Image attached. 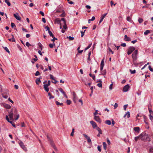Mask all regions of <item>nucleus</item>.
<instances>
[{
    "instance_id": "a19ab883",
    "label": "nucleus",
    "mask_w": 153,
    "mask_h": 153,
    "mask_svg": "<svg viewBox=\"0 0 153 153\" xmlns=\"http://www.w3.org/2000/svg\"><path fill=\"white\" fill-rule=\"evenodd\" d=\"M138 21L140 23H142L143 22V19L141 18H140L138 19Z\"/></svg>"
},
{
    "instance_id": "423d86ee",
    "label": "nucleus",
    "mask_w": 153,
    "mask_h": 153,
    "mask_svg": "<svg viewBox=\"0 0 153 153\" xmlns=\"http://www.w3.org/2000/svg\"><path fill=\"white\" fill-rule=\"evenodd\" d=\"M78 98L76 94L74 92H73V100L75 103H76L77 101Z\"/></svg>"
},
{
    "instance_id": "4d7b16f0",
    "label": "nucleus",
    "mask_w": 153,
    "mask_h": 153,
    "mask_svg": "<svg viewBox=\"0 0 153 153\" xmlns=\"http://www.w3.org/2000/svg\"><path fill=\"white\" fill-rule=\"evenodd\" d=\"M97 149H98V150L99 152H100L101 151L100 146H98L97 147Z\"/></svg>"
},
{
    "instance_id": "de8ad7c7",
    "label": "nucleus",
    "mask_w": 153,
    "mask_h": 153,
    "mask_svg": "<svg viewBox=\"0 0 153 153\" xmlns=\"http://www.w3.org/2000/svg\"><path fill=\"white\" fill-rule=\"evenodd\" d=\"M50 78L52 80H54V78L52 74L49 75Z\"/></svg>"
},
{
    "instance_id": "13d9d810",
    "label": "nucleus",
    "mask_w": 153,
    "mask_h": 153,
    "mask_svg": "<svg viewBox=\"0 0 153 153\" xmlns=\"http://www.w3.org/2000/svg\"><path fill=\"white\" fill-rule=\"evenodd\" d=\"M126 115L127 116V117L129 118L130 117V113L128 111L126 114Z\"/></svg>"
},
{
    "instance_id": "680f3d73",
    "label": "nucleus",
    "mask_w": 153,
    "mask_h": 153,
    "mask_svg": "<svg viewBox=\"0 0 153 153\" xmlns=\"http://www.w3.org/2000/svg\"><path fill=\"white\" fill-rule=\"evenodd\" d=\"M35 75L36 76H37L40 75V73L39 71H37L35 73Z\"/></svg>"
},
{
    "instance_id": "603ef678",
    "label": "nucleus",
    "mask_w": 153,
    "mask_h": 153,
    "mask_svg": "<svg viewBox=\"0 0 153 153\" xmlns=\"http://www.w3.org/2000/svg\"><path fill=\"white\" fill-rule=\"evenodd\" d=\"M98 111L97 110H95V112L94 113V114L95 116H96V115L98 114H99L100 115H101L100 114H98Z\"/></svg>"
},
{
    "instance_id": "0eeeda50",
    "label": "nucleus",
    "mask_w": 153,
    "mask_h": 153,
    "mask_svg": "<svg viewBox=\"0 0 153 153\" xmlns=\"http://www.w3.org/2000/svg\"><path fill=\"white\" fill-rule=\"evenodd\" d=\"M130 88L129 85L128 84L125 85L123 88V91L124 92H126L128 90V89Z\"/></svg>"
},
{
    "instance_id": "4c0bfd02",
    "label": "nucleus",
    "mask_w": 153,
    "mask_h": 153,
    "mask_svg": "<svg viewBox=\"0 0 153 153\" xmlns=\"http://www.w3.org/2000/svg\"><path fill=\"white\" fill-rule=\"evenodd\" d=\"M4 49L8 53H9L10 52L9 50V49H8L7 47H4Z\"/></svg>"
},
{
    "instance_id": "e433bc0d",
    "label": "nucleus",
    "mask_w": 153,
    "mask_h": 153,
    "mask_svg": "<svg viewBox=\"0 0 153 153\" xmlns=\"http://www.w3.org/2000/svg\"><path fill=\"white\" fill-rule=\"evenodd\" d=\"M5 1L6 3L7 4V5L9 6H10V3L8 1V0H5Z\"/></svg>"
},
{
    "instance_id": "8fccbe9b",
    "label": "nucleus",
    "mask_w": 153,
    "mask_h": 153,
    "mask_svg": "<svg viewBox=\"0 0 153 153\" xmlns=\"http://www.w3.org/2000/svg\"><path fill=\"white\" fill-rule=\"evenodd\" d=\"M97 86L100 88L102 87V84L101 83H99L97 84Z\"/></svg>"
},
{
    "instance_id": "412c9836",
    "label": "nucleus",
    "mask_w": 153,
    "mask_h": 153,
    "mask_svg": "<svg viewBox=\"0 0 153 153\" xmlns=\"http://www.w3.org/2000/svg\"><path fill=\"white\" fill-rule=\"evenodd\" d=\"M142 135V134H140L139 136L135 137H134V139L136 142H137L139 138L141 139V137Z\"/></svg>"
},
{
    "instance_id": "f257e3e1",
    "label": "nucleus",
    "mask_w": 153,
    "mask_h": 153,
    "mask_svg": "<svg viewBox=\"0 0 153 153\" xmlns=\"http://www.w3.org/2000/svg\"><path fill=\"white\" fill-rule=\"evenodd\" d=\"M8 115L10 120H12L14 119L13 117L15 120H17L19 117V115L18 113L17 109L15 108H13L11 109V111L9 112Z\"/></svg>"
},
{
    "instance_id": "2f4dec72",
    "label": "nucleus",
    "mask_w": 153,
    "mask_h": 153,
    "mask_svg": "<svg viewBox=\"0 0 153 153\" xmlns=\"http://www.w3.org/2000/svg\"><path fill=\"white\" fill-rule=\"evenodd\" d=\"M149 33L150 30H147L144 32V34L145 35H146Z\"/></svg>"
},
{
    "instance_id": "052dcab7",
    "label": "nucleus",
    "mask_w": 153,
    "mask_h": 153,
    "mask_svg": "<svg viewBox=\"0 0 153 153\" xmlns=\"http://www.w3.org/2000/svg\"><path fill=\"white\" fill-rule=\"evenodd\" d=\"M149 70H150V71H152V72H153V68H152L151 67V66H150V65H149Z\"/></svg>"
},
{
    "instance_id": "338daca9",
    "label": "nucleus",
    "mask_w": 153,
    "mask_h": 153,
    "mask_svg": "<svg viewBox=\"0 0 153 153\" xmlns=\"http://www.w3.org/2000/svg\"><path fill=\"white\" fill-rule=\"evenodd\" d=\"M39 13L42 15V16H44V13L42 11H40L39 12Z\"/></svg>"
},
{
    "instance_id": "72a5a7b5",
    "label": "nucleus",
    "mask_w": 153,
    "mask_h": 153,
    "mask_svg": "<svg viewBox=\"0 0 153 153\" xmlns=\"http://www.w3.org/2000/svg\"><path fill=\"white\" fill-rule=\"evenodd\" d=\"M1 95L5 99H7L8 97V95H4L3 94H1Z\"/></svg>"
},
{
    "instance_id": "f8f14e48",
    "label": "nucleus",
    "mask_w": 153,
    "mask_h": 153,
    "mask_svg": "<svg viewBox=\"0 0 153 153\" xmlns=\"http://www.w3.org/2000/svg\"><path fill=\"white\" fill-rule=\"evenodd\" d=\"M90 123L94 128H95L97 127L96 123L93 121H91Z\"/></svg>"
},
{
    "instance_id": "1a4fd4ad",
    "label": "nucleus",
    "mask_w": 153,
    "mask_h": 153,
    "mask_svg": "<svg viewBox=\"0 0 153 153\" xmlns=\"http://www.w3.org/2000/svg\"><path fill=\"white\" fill-rule=\"evenodd\" d=\"M94 119L99 123H101V120L99 116H94Z\"/></svg>"
},
{
    "instance_id": "2eb2a0df",
    "label": "nucleus",
    "mask_w": 153,
    "mask_h": 153,
    "mask_svg": "<svg viewBox=\"0 0 153 153\" xmlns=\"http://www.w3.org/2000/svg\"><path fill=\"white\" fill-rule=\"evenodd\" d=\"M59 91L62 93V94L66 98H68V97L66 94L65 93V92L63 91V90L62 88H59Z\"/></svg>"
},
{
    "instance_id": "c03bdc74",
    "label": "nucleus",
    "mask_w": 153,
    "mask_h": 153,
    "mask_svg": "<svg viewBox=\"0 0 153 153\" xmlns=\"http://www.w3.org/2000/svg\"><path fill=\"white\" fill-rule=\"evenodd\" d=\"M55 45V43L53 42V44H50L49 45V46L51 48H53V46Z\"/></svg>"
},
{
    "instance_id": "7c9ffc66",
    "label": "nucleus",
    "mask_w": 153,
    "mask_h": 153,
    "mask_svg": "<svg viewBox=\"0 0 153 153\" xmlns=\"http://www.w3.org/2000/svg\"><path fill=\"white\" fill-rule=\"evenodd\" d=\"M126 19H127V20L128 22H132V20L131 19V17L129 16L127 17Z\"/></svg>"
},
{
    "instance_id": "bf43d9fd",
    "label": "nucleus",
    "mask_w": 153,
    "mask_h": 153,
    "mask_svg": "<svg viewBox=\"0 0 153 153\" xmlns=\"http://www.w3.org/2000/svg\"><path fill=\"white\" fill-rule=\"evenodd\" d=\"M26 45L28 47L31 46V45L28 42H26Z\"/></svg>"
},
{
    "instance_id": "774afa93",
    "label": "nucleus",
    "mask_w": 153,
    "mask_h": 153,
    "mask_svg": "<svg viewBox=\"0 0 153 153\" xmlns=\"http://www.w3.org/2000/svg\"><path fill=\"white\" fill-rule=\"evenodd\" d=\"M121 46L123 47H126V43H123L121 44Z\"/></svg>"
},
{
    "instance_id": "5fc2aeb1",
    "label": "nucleus",
    "mask_w": 153,
    "mask_h": 153,
    "mask_svg": "<svg viewBox=\"0 0 153 153\" xmlns=\"http://www.w3.org/2000/svg\"><path fill=\"white\" fill-rule=\"evenodd\" d=\"M110 3L111 7H112L113 5L115 6L116 4V3L114 4L113 1H111L110 2Z\"/></svg>"
},
{
    "instance_id": "e2e57ef3",
    "label": "nucleus",
    "mask_w": 153,
    "mask_h": 153,
    "mask_svg": "<svg viewBox=\"0 0 153 153\" xmlns=\"http://www.w3.org/2000/svg\"><path fill=\"white\" fill-rule=\"evenodd\" d=\"M90 56H88V58L87 62H88L89 63H90V61L91 60V59H90Z\"/></svg>"
},
{
    "instance_id": "39448f33",
    "label": "nucleus",
    "mask_w": 153,
    "mask_h": 153,
    "mask_svg": "<svg viewBox=\"0 0 153 153\" xmlns=\"http://www.w3.org/2000/svg\"><path fill=\"white\" fill-rule=\"evenodd\" d=\"M19 145L25 151H27V148L24 145V143L22 142H20L19 143Z\"/></svg>"
},
{
    "instance_id": "4468645a",
    "label": "nucleus",
    "mask_w": 153,
    "mask_h": 153,
    "mask_svg": "<svg viewBox=\"0 0 153 153\" xmlns=\"http://www.w3.org/2000/svg\"><path fill=\"white\" fill-rule=\"evenodd\" d=\"M14 17L16 18V19L18 20H21V18L19 16L18 13H16L15 14H13Z\"/></svg>"
},
{
    "instance_id": "393cba45",
    "label": "nucleus",
    "mask_w": 153,
    "mask_h": 153,
    "mask_svg": "<svg viewBox=\"0 0 153 153\" xmlns=\"http://www.w3.org/2000/svg\"><path fill=\"white\" fill-rule=\"evenodd\" d=\"M48 96L49 97V99L51 100L52 99H53L54 98V97L51 95V94L50 93H48Z\"/></svg>"
},
{
    "instance_id": "f704fd0d",
    "label": "nucleus",
    "mask_w": 153,
    "mask_h": 153,
    "mask_svg": "<svg viewBox=\"0 0 153 153\" xmlns=\"http://www.w3.org/2000/svg\"><path fill=\"white\" fill-rule=\"evenodd\" d=\"M92 43H91V44H89V45L88 46V47H87V48H85V51H86V50H88V49L89 48H90L91 47V45H92Z\"/></svg>"
},
{
    "instance_id": "9d476101",
    "label": "nucleus",
    "mask_w": 153,
    "mask_h": 153,
    "mask_svg": "<svg viewBox=\"0 0 153 153\" xmlns=\"http://www.w3.org/2000/svg\"><path fill=\"white\" fill-rule=\"evenodd\" d=\"M1 91L2 93L1 94H3L4 95H8V91L7 89L3 90L2 88L1 89Z\"/></svg>"
},
{
    "instance_id": "3c124183",
    "label": "nucleus",
    "mask_w": 153,
    "mask_h": 153,
    "mask_svg": "<svg viewBox=\"0 0 153 153\" xmlns=\"http://www.w3.org/2000/svg\"><path fill=\"white\" fill-rule=\"evenodd\" d=\"M74 128H73L72 130V131L71 134V135L72 136H74Z\"/></svg>"
},
{
    "instance_id": "37998d69",
    "label": "nucleus",
    "mask_w": 153,
    "mask_h": 153,
    "mask_svg": "<svg viewBox=\"0 0 153 153\" xmlns=\"http://www.w3.org/2000/svg\"><path fill=\"white\" fill-rule=\"evenodd\" d=\"M91 93L90 94V96H92V93H93V86H92L91 87Z\"/></svg>"
},
{
    "instance_id": "a211bd4d",
    "label": "nucleus",
    "mask_w": 153,
    "mask_h": 153,
    "mask_svg": "<svg viewBox=\"0 0 153 153\" xmlns=\"http://www.w3.org/2000/svg\"><path fill=\"white\" fill-rule=\"evenodd\" d=\"M107 14V13H105L103 15H102L101 17V19L100 20L99 23L100 24L101 22L103 20V19L105 17L106 15Z\"/></svg>"
},
{
    "instance_id": "ddd939ff",
    "label": "nucleus",
    "mask_w": 153,
    "mask_h": 153,
    "mask_svg": "<svg viewBox=\"0 0 153 153\" xmlns=\"http://www.w3.org/2000/svg\"><path fill=\"white\" fill-rule=\"evenodd\" d=\"M1 105L2 106L7 109L10 108L11 107V106L10 105L4 103H2L1 104Z\"/></svg>"
},
{
    "instance_id": "58836bf2",
    "label": "nucleus",
    "mask_w": 153,
    "mask_h": 153,
    "mask_svg": "<svg viewBox=\"0 0 153 153\" xmlns=\"http://www.w3.org/2000/svg\"><path fill=\"white\" fill-rule=\"evenodd\" d=\"M129 71L131 74H134L136 72V70H132L131 69H130Z\"/></svg>"
},
{
    "instance_id": "f03ea898",
    "label": "nucleus",
    "mask_w": 153,
    "mask_h": 153,
    "mask_svg": "<svg viewBox=\"0 0 153 153\" xmlns=\"http://www.w3.org/2000/svg\"><path fill=\"white\" fill-rule=\"evenodd\" d=\"M138 55V51L137 50H135L132 54V58L133 62L135 65H136V61L137 59V56Z\"/></svg>"
},
{
    "instance_id": "4be33fe9",
    "label": "nucleus",
    "mask_w": 153,
    "mask_h": 153,
    "mask_svg": "<svg viewBox=\"0 0 153 153\" xmlns=\"http://www.w3.org/2000/svg\"><path fill=\"white\" fill-rule=\"evenodd\" d=\"M12 38L11 39H9L8 40L10 42H15V40L14 36L13 35H12Z\"/></svg>"
},
{
    "instance_id": "bb28decb",
    "label": "nucleus",
    "mask_w": 153,
    "mask_h": 153,
    "mask_svg": "<svg viewBox=\"0 0 153 153\" xmlns=\"http://www.w3.org/2000/svg\"><path fill=\"white\" fill-rule=\"evenodd\" d=\"M103 145L104 147V149L105 150H106L107 148V144L106 143L103 142Z\"/></svg>"
},
{
    "instance_id": "cd10ccee",
    "label": "nucleus",
    "mask_w": 153,
    "mask_h": 153,
    "mask_svg": "<svg viewBox=\"0 0 153 153\" xmlns=\"http://www.w3.org/2000/svg\"><path fill=\"white\" fill-rule=\"evenodd\" d=\"M38 45L39 46V48H40V49L41 50H42V44L40 42H39L38 44Z\"/></svg>"
},
{
    "instance_id": "f3484780",
    "label": "nucleus",
    "mask_w": 153,
    "mask_h": 153,
    "mask_svg": "<svg viewBox=\"0 0 153 153\" xmlns=\"http://www.w3.org/2000/svg\"><path fill=\"white\" fill-rule=\"evenodd\" d=\"M48 85L45 84L43 85V87L45 90L47 92H48L49 91V88H48Z\"/></svg>"
},
{
    "instance_id": "49530a36",
    "label": "nucleus",
    "mask_w": 153,
    "mask_h": 153,
    "mask_svg": "<svg viewBox=\"0 0 153 153\" xmlns=\"http://www.w3.org/2000/svg\"><path fill=\"white\" fill-rule=\"evenodd\" d=\"M86 30H85L84 31H81V37H82L84 35V33H85V31Z\"/></svg>"
},
{
    "instance_id": "6ab92c4d",
    "label": "nucleus",
    "mask_w": 153,
    "mask_h": 153,
    "mask_svg": "<svg viewBox=\"0 0 153 153\" xmlns=\"http://www.w3.org/2000/svg\"><path fill=\"white\" fill-rule=\"evenodd\" d=\"M124 40L129 41L131 40V39L130 38L128 37L126 35H125L124 36Z\"/></svg>"
},
{
    "instance_id": "dca6fc26",
    "label": "nucleus",
    "mask_w": 153,
    "mask_h": 153,
    "mask_svg": "<svg viewBox=\"0 0 153 153\" xmlns=\"http://www.w3.org/2000/svg\"><path fill=\"white\" fill-rule=\"evenodd\" d=\"M83 135L87 139L88 142V143H90L91 142V139H90L89 137L86 134H83Z\"/></svg>"
},
{
    "instance_id": "6e6d98bb",
    "label": "nucleus",
    "mask_w": 153,
    "mask_h": 153,
    "mask_svg": "<svg viewBox=\"0 0 153 153\" xmlns=\"http://www.w3.org/2000/svg\"><path fill=\"white\" fill-rule=\"evenodd\" d=\"M150 119L152 121L153 120V116H152L151 114L149 115Z\"/></svg>"
},
{
    "instance_id": "b1692460",
    "label": "nucleus",
    "mask_w": 153,
    "mask_h": 153,
    "mask_svg": "<svg viewBox=\"0 0 153 153\" xmlns=\"http://www.w3.org/2000/svg\"><path fill=\"white\" fill-rule=\"evenodd\" d=\"M36 82L37 85H39V82H41V81L40 80V78H37L36 80Z\"/></svg>"
},
{
    "instance_id": "79ce46f5",
    "label": "nucleus",
    "mask_w": 153,
    "mask_h": 153,
    "mask_svg": "<svg viewBox=\"0 0 153 153\" xmlns=\"http://www.w3.org/2000/svg\"><path fill=\"white\" fill-rule=\"evenodd\" d=\"M104 59H103L102 60V61L101 62L100 66H104Z\"/></svg>"
},
{
    "instance_id": "aec40b11",
    "label": "nucleus",
    "mask_w": 153,
    "mask_h": 153,
    "mask_svg": "<svg viewBox=\"0 0 153 153\" xmlns=\"http://www.w3.org/2000/svg\"><path fill=\"white\" fill-rule=\"evenodd\" d=\"M61 21H62L61 20H60L59 19L57 18L55 19V23L57 24H60Z\"/></svg>"
},
{
    "instance_id": "5701e85b",
    "label": "nucleus",
    "mask_w": 153,
    "mask_h": 153,
    "mask_svg": "<svg viewBox=\"0 0 153 153\" xmlns=\"http://www.w3.org/2000/svg\"><path fill=\"white\" fill-rule=\"evenodd\" d=\"M134 130L137 132H139L140 131V128L138 127H136L134 128Z\"/></svg>"
},
{
    "instance_id": "473e14b6",
    "label": "nucleus",
    "mask_w": 153,
    "mask_h": 153,
    "mask_svg": "<svg viewBox=\"0 0 153 153\" xmlns=\"http://www.w3.org/2000/svg\"><path fill=\"white\" fill-rule=\"evenodd\" d=\"M48 33L52 37H53L54 36L51 31H48Z\"/></svg>"
},
{
    "instance_id": "0e129e2a",
    "label": "nucleus",
    "mask_w": 153,
    "mask_h": 153,
    "mask_svg": "<svg viewBox=\"0 0 153 153\" xmlns=\"http://www.w3.org/2000/svg\"><path fill=\"white\" fill-rule=\"evenodd\" d=\"M11 27L12 28H13L14 27H16L15 24L14 23H11Z\"/></svg>"
},
{
    "instance_id": "6e6552de",
    "label": "nucleus",
    "mask_w": 153,
    "mask_h": 153,
    "mask_svg": "<svg viewBox=\"0 0 153 153\" xmlns=\"http://www.w3.org/2000/svg\"><path fill=\"white\" fill-rule=\"evenodd\" d=\"M6 119L7 121L9 122L10 123H11L12 125L14 127H15V125L14 123L12 121H10L9 120V119L8 117V116L7 115H6Z\"/></svg>"
},
{
    "instance_id": "a878e982",
    "label": "nucleus",
    "mask_w": 153,
    "mask_h": 153,
    "mask_svg": "<svg viewBox=\"0 0 153 153\" xmlns=\"http://www.w3.org/2000/svg\"><path fill=\"white\" fill-rule=\"evenodd\" d=\"M105 123L109 125H111V122L110 120H106L105 121Z\"/></svg>"
},
{
    "instance_id": "9b49d317",
    "label": "nucleus",
    "mask_w": 153,
    "mask_h": 153,
    "mask_svg": "<svg viewBox=\"0 0 153 153\" xmlns=\"http://www.w3.org/2000/svg\"><path fill=\"white\" fill-rule=\"evenodd\" d=\"M61 20L63 21V24H64V25L63 26V27L64 29H67V27L66 24V22L65 20V19L64 18H62L61 19Z\"/></svg>"
},
{
    "instance_id": "ea45409f",
    "label": "nucleus",
    "mask_w": 153,
    "mask_h": 153,
    "mask_svg": "<svg viewBox=\"0 0 153 153\" xmlns=\"http://www.w3.org/2000/svg\"><path fill=\"white\" fill-rule=\"evenodd\" d=\"M67 38H68L70 40V41H72V40H73L74 39V37H71V36H69V37L68 36L67 37Z\"/></svg>"
},
{
    "instance_id": "a18cd8bd",
    "label": "nucleus",
    "mask_w": 153,
    "mask_h": 153,
    "mask_svg": "<svg viewBox=\"0 0 153 153\" xmlns=\"http://www.w3.org/2000/svg\"><path fill=\"white\" fill-rule=\"evenodd\" d=\"M66 102L67 104L68 105H70L71 102V101L69 100H67Z\"/></svg>"
},
{
    "instance_id": "20e7f679",
    "label": "nucleus",
    "mask_w": 153,
    "mask_h": 153,
    "mask_svg": "<svg viewBox=\"0 0 153 153\" xmlns=\"http://www.w3.org/2000/svg\"><path fill=\"white\" fill-rule=\"evenodd\" d=\"M135 50V48L133 46H130L129 47L127 50V53L128 55H130Z\"/></svg>"
},
{
    "instance_id": "69168bd1",
    "label": "nucleus",
    "mask_w": 153,
    "mask_h": 153,
    "mask_svg": "<svg viewBox=\"0 0 153 153\" xmlns=\"http://www.w3.org/2000/svg\"><path fill=\"white\" fill-rule=\"evenodd\" d=\"M106 70H104L103 71V72L102 74V75H105L106 74Z\"/></svg>"
},
{
    "instance_id": "7ed1b4c3",
    "label": "nucleus",
    "mask_w": 153,
    "mask_h": 153,
    "mask_svg": "<svg viewBox=\"0 0 153 153\" xmlns=\"http://www.w3.org/2000/svg\"><path fill=\"white\" fill-rule=\"evenodd\" d=\"M142 134L141 137V139L144 141H149L150 139L149 138L148 135L145 133H142L141 134Z\"/></svg>"
},
{
    "instance_id": "c85d7f7f",
    "label": "nucleus",
    "mask_w": 153,
    "mask_h": 153,
    "mask_svg": "<svg viewBox=\"0 0 153 153\" xmlns=\"http://www.w3.org/2000/svg\"><path fill=\"white\" fill-rule=\"evenodd\" d=\"M50 145L53 147L55 146L54 143H53V141L51 140H50Z\"/></svg>"
},
{
    "instance_id": "864d4df0",
    "label": "nucleus",
    "mask_w": 153,
    "mask_h": 153,
    "mask_svg": "<svg viewBox=\"0 0 153 153\" xmlns=\"http://www.w3.org/2000/svg\"><path fill=\"white\" fill-rule=\"evenodd\" d=\"M45 29H46V31H50V28L48 26H47L45 27Z\"/></svg>"
},
{
    "instance_id": "c756f323",
    "label": "nucleus",
    "mask_w": 153,
    "mask_h": 153,
    "mask_svg": "<svg viewBox=\"0 0 153 153\" xmlns=\"http://www.w3.org/2000/svg\"><path fill=\"white\" fill-rule=\"evenodd\" d=\"M56 105H63V103H60L59 102H58V101H56Z\"/></svg>"
},
{
    "instance_id": "c9c22d12",
    "label": "nucleus",
    "mask_w": 153,
    "mask_h": 153,
    "mask_svg": "<svg viewBox=\"0 0 153 153\" xmlns=\"http://www.w3.org/2000/svg\"><path fill=\"white\" fill-rule=\"evenodd\" d=\"M89 75L91 77H92L93 79L95 80V77L94 75H92V74L91 73L89 74Z\"/></svg>"
},
{
    "instance_id": "09e8293b",
    "label": "nucleus",
    "mask_w": 153,
    "mask_h": 153,
    "mask_svg": "<svg viewBox=\"0 0 153 153\" xmlns=\"http://www.w3.org/2000/svg\"><path fill=\"white\" fill-rule=\"evenodd\" d=\"M149 153H153V147H151L149 149Z\"/></svg>"
}]
</instances>
